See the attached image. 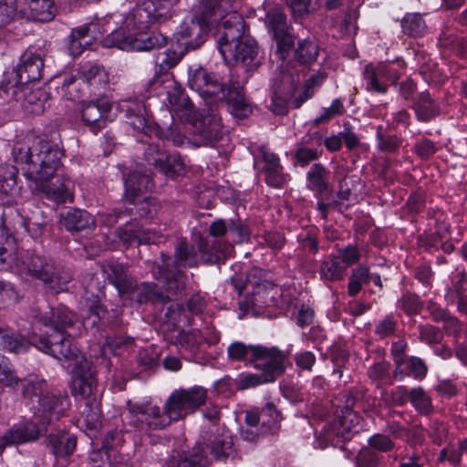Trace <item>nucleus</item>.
<instances>
[{"label": "nucleus", "instance_id": "obj_38", "mask_svg": "<svg viewBox=\"0 0 467 467\" xmlns=\"http://www.w3.org/2000/svg\"><path fill=\"white\" fill-rule=\"evenodd\" d=\"M329 171L321 163H315L306 173V186L317 193L325 192L328 188Z\"/></svg>", "mask_w": 467, "mask_h": 467}, {"label": "nucleus", "instance_id": "obj_29", "mask_svg": "<svg viewBox=\"0 0 467 467\" xmlns=\"http://www.w3.org/2000/svg\"><path fill=\"white\" fill-rule=\"evenodd\" d=\"M124 186L126 198L135 202L137 197L153 187V182L149 175L134 171L125 178Z\"/></svg>", "mask_w": 467, "mask_h": 467}, {"label": "nucleus", "instance_id": "obj_9", "mask_svg": "<svg viewBox=\"0 0 467 467\" xmlns=\"http://www.w3.org/2000/svg\"><path fill=\"white\" fill-rule=\"evenodd\" d=\"M168 98L171 112L182 121L193 122L195 133L202 144H209L221 138L223 130L220 118L212 115L195 121L194 107L188 96L180 88L169 91Z\"/></svg>", "mask_w": 467, "mask_h": 467}, {"label": "nucleus", "instance_id": "obj_14", "mask_svg": "<svg viewBox=\"0 0 467 467\" xmlns=\"http://www.w3.org/2000/svg\"><path fill=\"white\" fill-rule=\"evenodd\" d=\"M359 259L360 252L357 246L348 244L339 248L322 260L319 269L320 277L330 282L342 280L347 269L358 263Z\"/></svg>", "mask_w": 467, "mask_h": 467}, {"label": "nucleus", "instance_id": "obj_28", "mask_svg": "<svg viewBox=\"0 0 467 467\" xmlns=\"http://www.w3.org/2000/svg\"><path fill=\"white\" fill-rule=\"evenodd\" d=\"M78 74L87 88L94 90L104 88L109 81V74L105 68L92 62L81 65Z\"/></svg>", "mask_w": 467, "mask_h": 467}, {"label": "nucleus", "instance_id": "obj_63", "mask_svg": "<svg viewBox=\"0 0 467 467\" xmlns=\"http://www.w3.org/2000/svg\"><path fill=\"white\" fill-rule=\"evenodd\" d=\"M180 61V57L174 51H166L158 54L156 57V66L158 73H166Z\"/></svg>", "mask_w": 467, "mask_h": 467}, {"label": "nucleus", "instance_id": "obj_59", "mask_svg": "<svg viewBox=\"0 0 467 467\" xmlns=\"http://www.w3.org/2000/svg\"><path fill=\"white\" fill-rule=\"evenodd\" d=\"M417 329L420 341L429 345L440 343L443 337L442 332L431 325H419Z\"/></svg>", "mask_w": 467, "mask_h": 467}, {"label": "nucleus", "instance_id": "obj_8", "mask_svg": "<svg viewBox=\"0 0 467 467\" xmlns=\"http://www.w3.org/2000/svg\"><path fill=\"white\" fill-rule=\"evenodd\" d=\"M213 240H201L199 251L206 264H217L223 260L232 251V244L228 241L219 239L226 234L234 243L247 241L250 235L249 228L241 220H216L209 227Z\"/></svg>", "mask_w": 467, "mask_h": 467}, {"label": "nucleus", "instance_id": "obj_23", "mask_svg": "<svg viewBox=\"0 0 467 467\" xmlns=\"http://www.w3.org/2000/svg\"><path fill=\"white\" fill-rule=\"evenodd\" d=\"M110 109L111 104L105 99L87 102L82 106L81 118L90 130L96 133L105 128Z\"/></svg>", "mask_w": 467, "mask_h": 467}, {"label": "nucleus", "instance_id": "obj_49", "mask_svg": "<svg viewBox=\"0 0 467 467\" xmlns=\"http://www.w3.org/2000/svg\"><path fill=\"white\" fill-rule=\"evenodd\" d=\"M439 43L441 46L451 49L460 57L467 56V39L464 37L445 31L440 36Z\"/></svg>", "mask_w": 467, "mask_h": 467}, {"label": "nucleus", "instance_id": "obj_27", "mask_svg": "<svg viewBox=\"0 0 467 467\" xmlns=\"http://www.w3.org/2000/svg\"><path fill=\"white\" fill-rule=\"evenodd\" d=\"M261 153L265 162L263 170L266 183L275 188H281L285 183L287 175L283 172L279 158L265 147L261 149Z\"/></svg>", "mask_w": 467, "mask_h": 467}, {"label": "nucleus", "instance_id": "obj_6", "mask_svg": "<svg viewBox=\"0 0 467 467\" xmlns=\"http://www.w3.org/2000/svg\"><path fill=\"white\" fill-rule=\"evenodd\" d=\"M215 0L208 2L213 21L222 20V33L218 38V49L223 59L227 62L250 64L257 55V47L254 40L244 38V23L242 16L236 12V5L224 1L223 9H215Z\"/></svg>", "mask_w": 467, "mask_h": 467}, {"label": "nucleus", "instance_id": "obj_18", "mask_svg": "<svg viewBox=\"0 0 467 467\" xmlns=\"http://www.w3.org/2000/svg\"><path fill=\"white\" fill-rule=\"evenodd\" d=\"M252 364L262 371L265 380L274 382L285 371V354L275 347L266 348L257 345Z\"/></svg>", "mask_w": 467, "mask_h": 467}, {"label": "nucleus", "instance_id": "obj_44", "mask_svg": "<svg viewBox=\"0 0 467 467\" xmlns=\"http://www.w3.org/2000/svg\"><path fill=\"white\" fill-rule=\"evenodd\" d=\"M370 281V272L368 268L364 265H359L355 267L349 276V282L348 285V293L350 296L358 295L363 285L368 284Z\"/></svg>", "mask_w": 467, "mask_h": 467}, {"label": "nucleus", "instance_id": "obj_43", "mask_svg": "<svg viewBox=\"0 0 467 467\" xmlns=\"http://www.w3.org/2000/svg\"><path fill=\"white\" fill-rule=\"evenodd\" d=\"M171 340L184 349L195 350L203 342V336L199 329L179 330L176 335L171 336Z\"/></svg>", "mask_w": 467, "mask_h": 467}, {"label": "nucleus", "instance_id": "obj_13", "mask_svg": "<svg viewBox=\"0 0 467 467\" xmlns=\"http://www.w3.org/2000/svg\"><path fill=\"white\" fill-rule=\"evenodd\" d=\"M281 415L273 402H267L261 410L246 411L245 426L241 431L244 441L256 442L267 434L275 433L280 428Z\"/></svg>", "mask_w": 467, "mask_h": 467}, {"label": "nucleus", "instance_id": "obj_22", "mask_svg": "<svg viewBox=\"0 0 467 467\" xmlns=\"http://www.w3.org/2000/svg\"><path fill=\"white\" fill-rule=\"evenodd\" d=\"M44 69V60L41 53L27 49L19 58V62L14 69L16 82L13 85H29L30 82L41 78ZM12 85V83H8Z\"/></svg>", "mask_w": 467, "mask_h": 467}, {"label": "nucleus", "instance_id": "obj_41", "mask_svg": "<svg viewBox=\"0 0 467 467\" xmlns=\"http://www.w3.org/2000/svg\"><path fill=\"white\" fill-rule=\"evenodd\" d=\"M30 343L24 337L14 336L6 327H0V349L22 353L26 351Z\"/></svg>", "mask_w": 467, "mask_h": 467}, {"label": "nucleus", "instance_id": "obj_1", "mask_svg": "<svg viewBox=\"0 0 467 467\" xmlns=\"http://www.w3.org/2000/svg\"><path fill=\"white\" fill-rule=\"evenodd\" d=\"M64 153L58 144L30 136L16 141L13 157L34 192L58 203L73 201L72 182L61 164Z\"/></svg>", "mask_w": 467, "mask_h": 467}, {"label": "nucleus", "instance_id": "obj_3", "mask_svg": "<svg viewBox=\"0 0 467 467\" xmlns=\"http://www.w3.org/2000/svg\"><path fill=\"white\" fill-rule=\"evenodd\" d=\"M22 393L26 398H37L34 405V422L16 426L0 437V454L6 446L25 443L38 438L41 429L63 416L69 407V400L61 392H48L47 383L36 375H29L22 380Z\"/></svg>", "mask_w": 467, "mask_h": 467}, {"label": "nucleus", "instance_id": "obj_21", "mask_svg": "<svg viewBox=\"0 0 467 467\" xmlns=\"http://www.w3.org/2000/svg\"><path fill=\"white\" fill-rule=\"evenodd\" d=\"M88 280L83 281L84 295L83 298L89 302L88 313L83 316L84 326H97L105 316V309L99 304L100 296L103 295L104 284L92 274L87 275Z\"/></svg>", "mask_w": 467, "mask_h": 467}, {"label": "nucleus", "instance_id": "obj_4", "mask_svg": "<svg viewBox=\"0 0 467 467\" xmlns=\"http://www.w3.org/2000/svg\"><path fill=\"white\" fill-rule=\"evenodd\" d=\"M170 258H162V264H155L151 272L155 279L162 284L165 293L160 291L155 284L143 283L136 285V280L128 273L127 268L119 263L104 265L101 273L111 283L119 295L133 294L137 291L139 304L147 302H166L185 289L186 275L182 271L171 272L168 269Z\"/></svg>", "mask_w": 467, "mask_h": 467}, {"label": "nucleus", "instance_id": "obj_40", "mask_svg": "<svg viewBox=\"0 0 467 467\" xmlns=\"http://www.w3.org/2000/svg\"><path fill=\"white\" fill-rule=\"evenodd\" d=\"M126 114L130 125L136 130L148 133L149 120L146 117V108L141 102H134L127 106Z\"/></svg>", "mask_w": 467, "mask_h": 467}, {"label": "nucleus", "instance_id": "obj_60", "mask_svg": "<svg viewBox=\"0 0 467 467\" xmlns=\"http://www.w3.org/2000/svg\"><path fill=\"white\" fill-rule=\"evenodd\" d=\"M331 360L334 363L333 376L343 378L345 364L348 361V353L346 349L335 347L331 350Z\"/></svg>", "mask_w": 467, "mask_h": 467}, {"label": "nucleus", "instance_id": "obj_17", "mask_svg": "<svg viewBox=\"0 0 467 467\" xmlns=\"http://www.w3.org/2000/svg\"><path fill=\"white\" fill-rule=\"evenodd\" d=\"M207 399V390L201 386L174 390L168 398L177 420H181L194 412L203 405Z\"/></svg>", "mask_w": 467, "mask_h": 467}, {"label": "nucleus", "instance_id": "obj_51", "mask_svg": "<svg viewBox=\"0 0 467 467\" xmlns=\"http://www.w3.org/2000/svg\"><path fill=\"white\" fill-rule=\"evenodd\" d=\"M322 0H286L294 16H305L317 12L321 6Z\"/></svg>", "mask_w": 467, "mask_h": 467}, {"label": "nucleus", "instance_id": "obj_62", "mask_svg": "<svg viewBox=\"0 0 467 467\" xmlns=\"http://www.w3.org/2000/svg\"><path fill=\"white\" fill-rule=\"evenodd\" d=\"M167 42V37L159 32H152L146 38L137 40L136 49L150 50L163 47Z\"/></svg>", "mask_w": 467, "mask_h": 467}, {"label": "nucleus", "instance_id": "obj_15", "mask_svg": "<svg viewBox=\"0 0 467 467\" xmlns=\"http://www.w3.org/2000/svg\"><path fill=\"white\" fill-rule=\"evenodd\" d=\"M6 99L19 102L27 113L39 115L45 110L46 93L40 89H32L30 85H2L1 90Z\"/></svg>", "mask_w": 467, "mask_h": 467}, {"label": "nucleus", "instance_id": "obj_7", "mask_svg": "<svg viewBox=\"0 0 467 467\" xmlns=\"http://www.w3.org/2000/svg\"><path fill=\"white\" fill-rule=\"evenodd\" d=\"M188 85L205 99L216 98L227 100L229 110L237 118H244L251 112L243 87L238 81L230 79L226 84L217 74L199 67L190 69Z\"/></svg>", "mask_w": 467, "mask_h": 467}, {"label": "nucleus", "instance_id": "obj_46", "mask_svg": "<svg viewBox=\"0 0 467 467\" xmlns=\"http://www.w3.org/2000/svg\"><path fill=\"white\" fill-rule=\"evenodd\" d=\"M404 34L418 37L423 36L426 31V23L420 14H407L401 21Z\"/></svg>", "mask_w": 467, "mask_h": 467}, {"label": "nucleus", "instance_id": "obj_11", "mask_svg": "<svg viewBox=\"0 0 467 467\" xmlns=\"http://www.w3.org/2000/svg\"><path fill=\"white\" fill-rule=\"evenodd\" d=\"M193 447L180 455V464L184 467H208L210 454L219 461H224L232 451V441L228 436L220 435L210 431L202 436Z\"/></svg>", "mask_w": 467, "mask_h": 467}, {"label": "nucleus", "instance_id": "obj_10", "mask_svg": "<svg viewBox=\"0 0 467 467\" xmlns=\"http://www.w3.org/2000/svg\"><path fill=\"white\" fill-rule=\"evenodd\" d=\"M210 0H202V12L201 15L185 18L178 26L174 34L178 44L185 49H195L203 44L205 36L212 26H217L219 35L223 31L222 20L213 21V11L207 5ZM225 0H215L214 8L223 9ZM236 0H229L234 4Z\"/></svg>", "mask_w": 467, "mask_h": 467}, {"label": "nucleus", "instance_id": "obj_47", "mask_svg": "<svg viewBox=\"0 0 467 467\" xmlns=\"http://www.w3.org/2000/svg\"><path fill=\"white\" fill-rule=\"evenodd\" d=\"M257 346L246 345L241 341H234L227 348V355L232 361L248 360L252 364Z\"/></svg>", "mask_w": 467, "mask_h": 467}, {"label": "nucleus", "instance_id": "obj_52", "mask_svg": "<svg viewBox=\"0 0 467 467\" xmlns=\"http://www.w3.org/2000/svg\"><path fill=\"white\" fill-rule=\"evenodd\" d=\"M165 319L168 326L177 327L180 324H190V317L184 306L179 303H173L168 306L165 312Z\"/></svg>", "mask_w": 467, "mask_h": 467}, {"label": "nucleus", "instance_id": "obj_45", "mask_svg": "<svg viewBox=\"0 0 467 467\" xmlns=\"http://www.w3.org/2000/svg\"><path fill=\"white\" fill-rule=\"evenodd\" d=\"M410 401L414 409L424 415L433 411L431 399L421 387H414L410 389Z\"/></svg>", "mask_w": 467, "mask_h": 467}, {"label": "nucleus", "instance_id": "obj_5", "mask_svg": "<svg viewBox=\"0 0 467 467\" xmlns=\"http://www.w3.org/2000/svg\"><path fill=\"white\" fill-rule=\"evenodd\" d=\"M11 270L40 280L48 289L60 293L72 280L70 271L49 257L18 251L13 236H0V271Z\"/></svg>", "mask_w": 467, "mask_h": 467}, {"label": "nucleus", "instance_id": "obj_34", "mask_svg": "<svg viewBox=\"0 0 467 467\" xmlns=\"http://www.w3.org/2000/svg\"><path fill=\"white\" fill-rule=\"evenodd\" d=\"M17 170L14 166L6 167L3 175L0 176V204L12 205L14 195L16 192Z\"/></svg>", "mask_w": 467, "mask_h": 467}, {"label": "nucleus", "instance_id": "obj_32", "mask_svg": "<svg viewBox=\"0 0 467 467\" xmlns=\"http://www.w3.org/2000/svg\"><path fill=\"white\" fill-rule=\"evenodd\" d=\"M163 256L164 258H170L171 262L168 269L171 272L180 271L175 267L177 265L189 267H194L197 265L196 252L194 248L184 241L179 242L176 245L174 260L171 256L161 253V261L155 262V264H162Z\"/></svg>", "mask_w": 467, "mask_h": 467}, {"label": "nucleus", "instance_id": "obj_61", "mask_svg": "<svg viewBox=\"0 0 467 467\" xmlns=\"http://www.w3.org/2000/svg\"><path fill=\"white\" fill-rule=\"evenodd\" d=\"M379 455L371 448H362L356 457V467H378Z\"/></svg>", "mask_w": 467, "mask_h": 467}, {"label": "nucleus", "instance_id": "obj_20", "mask_svg": "<svg viewBox=\"0 0 467 467\" xmlns=\"http://www.w3.org/2000/svg\"><path fill=\"white\" fill-rule=\"evenodd\" d=\"M265 26L276 42L277 53L284 58L293 46V38L289 33L286 16L281 7L275 6L267 11Z\"/></svg>", "mask_w": 467, "mask_h": 467}, {"label": "nucleus", "instance_id": "obj_12", "mask_svg": "<svg viewBox=\"0 0 467 467\" xmlns=\"http://www.w3.org/2000/svg\"><path fill=\"white\" fill-rule=\"evenodd\" d=\"M362 394L358 390H350L342 395L344 403L337 404V419H335L327 430H326L325 439L331 444H335V438L343 441L349 440L353 432H357V426L359 423V416L353 410L358 400Z\"/></svg>", "mask_w": 467, "mask_h": 467}, {"label": "nucleus", "instance_id": "obj_24", "mask_svg": "<svg viewBox=\"0 0 467 467\" xmlns=\"http://www.w3.org/2000/svg\"><path fill=\"white\" fill-rule=\"evenodd\" d=\"M100 34L97 24L83 25L72 29L68 36V51L71 56L78 57L89 47Z\"/></svg>", "mask_w": 467, "mask_h": 467}, {"label": "nucleus", "instance_id": "obj_64", "mask_svg": "<svg viewBox=\"0 0 467 467\" xmlns=\"http://www.w3.org/2000/svg\"><path fill=\"white\" fill-rule=\"evenodd\" d=\"M400 307L408 315H415L422 308L420 297L414 294H406L399 301Z\"/></svg>", "mask_w": 467, "mask_h": 467}, {"label": "nucleus", "instance_id": "obj_57", "mask_svg": "<svg viewBox=\"0 0 467 467\" xmlns=\"http://www.w3.org/2000/svg\"><path fill=\"white\" fill-rule=\"evenodd\" d=\"M130 343V340L122 337H114L108 339L106 344L100 348L101 359L104 366L109 368L110 362L108 360V354L117 355L118 351L125 345Z\"/></svg>", "mask_w": 467, "mask_h": 467}, {"label": "nucleus", "instance_id": "obj_54", "mask_svg": "<svg viewBox=\"0 0 467 467\" xmlns=\"http://www.w3.org/2000/svg\"><path fill=\"white\" fill-rule=\"evenodd\" d=\"M325 79L324 75L313 76L305 84L303 91L293 99L292 104L295 108L298 109L301 105L313 97L315 93V87L319 86Z\"/></svg>", "mask_w": 467, "mask_h": 467}, {"label": "nucleus", "instance_id": "obj_19", "mask_svg": "<svg viewBox=\"0 0 467 467\" xmlns=\"http://www.w3.org/2000/svg\"><path fill=\"white\" fill-rule=\"evenodd\" d=\"M130 413L141 415L140 420L150 430H161L168 427L171 422L177 421L176 414L173 412L168 400L164 403L162 411L158 406H151L143 403H128Z\"/></svg>", "mask_w": 467, "mask_h": 467}, {"label": "nucleus", "instance_id": "obj_37", "mask_svg": "<svg viewBox=\"0 0 467 467\" xmlns=\"http://www.w3.org/2000/svg\"><path fill=\"white\" fill-rule=\"evenodd\" d=\"M154 167L169 178L181 175L184 170L181 157L175 153L161 154L154 160Z\"/></svg>", "mask_w": 467, "mask_h": 467}, {"label": "nucleus", "instance_id": "obj_53", "mask_svg": "<svg viewBox=\"0 0 467 467\" xmlns=\"http://www.w3.org/2000/svg\"><path fill=\"white\" fill-rule=\"evenodd\" d=\"M22 380L16 375L8 359L0 354V383L15 389L18 387L19 382L22 383Z\"/></svg>", "mask_w": 467, "mask_h": 467}, {"label": "nucleus", "instance_id": "obj_35", "mask_svg": "<svg viewBox=\"0 0 467 467\" xmlns=\"http://www.w3.org/2000/svg\"><path fill=\"white\" fill-rule=\"evenodd\" d=\"M25 3L34 20L49 22L56 16L57 7L54 0H25Z\"/></svg>", "mask_w": 467, "mask_h": 467}, {"label": "nucleus", "instance_id": "obj_26", "mask_svg": "<svg viewBox=\"0 0 467 467\" xmlns=\"http://www.w3.org/2000/svg\"><path fill=\"white\" fill-rule=\"evenodd\" d=\"M62 225L72 234H90L96 227L93 215L82 209H70L61 218Z\"/></svg>", "mask_w": 467, "mask_h": 467}, {"label": "nucleus", "instance_id": "obj_2", "mask_svg": "<svg viewBox=\"0 0 467 467\" xmlns=\"http://www.w3.org/2000/svg\"><path fill=\"white\" fill-rule=\"evenodd\" d=\"M39 321L45 327H50L53 333L35 340L33 344L36 348L59 361L76 362L72 369V393L75 396L86 399L96 395V372L73 344L72 337L75 333L68 331L77 322L75 314L61 306L52 309L48 315H41Z\"/></svg>", "mask_w": 467, "mask_h": 467}, {"label": "nucleus", "instance_id": "obj_31", "mask_svg": "<svg viewBox=\"0 0 467 467\" xmlns=\"http://www.w3.org/2000/svg\"><path fill=\"white\" fill-rule=\"evenodd\" d=\"M395 366L394 377L399 380H402L405 377H413L416 379H422L427 374L426 365L417 357H408L404 359H398Z\"/></svg>", "mask_w": 467, "mask_h": 467}, {"label": "nucleus", "instance_id": "obj_56", "mask_svg": "<svg viewBox=\"0 0 467 467\" xmlns=\"http://www.w3.org/2000/svg\"><path fill=\"white\" fill-rule=\"evenodd\" d=\"M344 110L342 101L338 99H335L329 107L321 109L320 114L313 120V123L317 126L327 123L335 116L343 114Z\"/></svg>", "mask_w": 467, "mask_h": 467}, {"label": "nucleus", "instance_id": "obj_33", "mask_svg": "<svg viewBox=\"0 0 467 467\" xmlns=\"http://www.w3.org/2000/svg\"><path fill=\"white\" fill-rule=\"evenodd\" d=\"M413 109L417 119L422 122L431 121L441 112L439 104L431 97L429 92L419 94L413 104Z\"/></svg>", "mask_w": 467, "mask_h": 467}, {"label": "nucleus", "instance_id": "obj_16", "mask_svg": "<svg viewBox=\"0 0 467 467\" xmlns=\"http://www.w3.org/2000/svg\"><path fill=\"white\" fill-rule=\"evenodd\" d=\"M403 67L402 61L379 63L376 67L368 64L364 67L363 78L366 89L379 94H385L388 86L382 82V79L395 82L400 76V69Z\"/></svg>", "mask_w": 467, "mask_h": 467}, {"label": "nucleus", "instance_id": "obj_39", "mask_svg": "<svg viewBox=\"0 0 467 467\" xmlns=\"http://www.w3.org/2000/svg\"><path fill=\"white\" fill-rule=\"evenodd\" d=\"M49 443L55 455L57 457H67L73 453L77 445V440L73 435L58 432L56 435H49Z\"/></svg>", "mask_w": 467, "mask_h": 467}, {"label": "nucleus", "instance_id": "obj_25", "mask_svg": "<svg viewBox=\"0 0 467 467\" xmlns=\"http://www.w3.org/2000/svg\"><path fill=\"white\" fill-rule=\"evenodd\" d=\"M177 0H147L134 11L139 23L148 26L166 16Z\"/></svg>", "mask_w": 467, "mask_h": 467}, {"label": "nucleus", "instance_id": "obj_48", "mask_svg": "<svg viewBox=\"0 0 467 467\" xmlns=\"http://www.w3.org/2000/svg\"><path fill=\"white\" fill-rule=\"evenodd\" d=\"M137 39L133 34L127 33L123 28L113 31L105 40L108 47H117L119 49L136 48Z\"/></svg>", "mask_w": 467, "mask_h": 467}, {"label": "nucleus", "instance_id": "obj_58", "mask_svg": "<svg viewBox=\"0 0 467 467\" xmlns=\"http://www.w3.org/2000/svg\"><path fill=\"white\" fill-rule=\"evenodd\" d=\"M376 138L380 151L394 152L400 148V140L395 136L385 135L381 126L377 128Z\"/></svg>", "mask_w": 467, "mask_h": 467}, {"label": "nucleus", "instance_id": "obj_30", "mask_svg": "<svg viewBox=\"0 0 467 467\" xmlns=\"http://www.w3.org/2000/svg\"><path fill=\"white\" fill-rule=\"evenodd\" d=\"M300 82L298 73L294 74L288 68L282 70L273 84L274 96L281 97L283 101L291 99Z\"/></svg>", "mask_w": 467, "mask_h": 467}, {"label": "nucleus", "instance_id": "obj_36", "mask_svg": "<svg viewBox=\"0 0 467 467\" xmlns=\"http://www.w3.org/2000/svg\"><path fill=\"white\" fill-rule=\"evenodd\" d=\"M87 89L78 74L65 75L61 86L57 88V92L67 100H77L86 93Z\"/></svg>", "mask_w": 467, "mask_h": 467}, {"label": "nucleus", "instance_id": "obj_55", "mask_svg": "<svg viewBox=\"0 0 467 467\" xmlns=\"http://www.w3.org/2000/svg\"><path fill=\"white\" fill-rule=\"evenodd\" d=\"M323 150L319 149H311L306 146H299L295 153L294 160L296 164L305 167L311 161L318 160L322 155Z\"/></svg>", "mask_w": 467, "mask_h": 467}, {"label": "nucleus", "instance_id": "obj_50", "mask_svg": "<svg viewBox=\"0 0 467 467\" xmlns=\"http://www.w3.org/2000/svg\"><path fill=\"white\" fill-rule=\"evenodd\" d=\"M318 55L317 45L311 40L305 39L298 42L296 50V58L300 64H310L314 62Z\"/></svg>", "mask_w": 467, "mask_h": 467}, {"label": "nucleus", "instance_id": "obj_42", "mask_svg": "<svg viewBox=\"0 0 467 467\" xmlns=\"http://www.w3.org/2000/svg\"><path fill=\"white\" fill-rule=\"evenodd\" d=\"M116 233L119 240L124 243H131L133 240H137L140 244H150L160 243L161 239V236L158 233L149 228H141L136 231H130V233L118 230Z\"/></svg>", "mask_w": 467, "mask_h": 467}]
</instances>
